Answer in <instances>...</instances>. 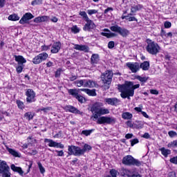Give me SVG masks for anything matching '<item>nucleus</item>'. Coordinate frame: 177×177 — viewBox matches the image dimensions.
Listing matches in <instances>:
<instances>
[{
    "instance_id": "1",
    "label": "nucleus",
    "mask_w": 177,
    "mask_h": 177,
    "mask_svg": "<svg viewBox=\"0 0 177 177\" xmlns=\"http://www.w3.org/2000/svg\"><path fill=\"white\" fill-rule=\"evenodd\" d=\"M91 111L93 113L91 120L93 121H96L97 120V124L100 125H114L117 122V119L113 116H101L110 114V110L103 107V103L102 102L94 104L91 108Z\"/></svg>"
},
{
    "instance_id": "2",
    "label": "nucleus",
    "mask_w": 177,
    "mask_h": 177,
    "mask_svg": "<svg viewBox=\"0 0 177 177\" xmlns=\"http://www.w3.org/2000/svg\"><path fill=\"white\" fill-rule=\"evenodd\" d=\"M92 150V147L88 144H84L83 148L75 145H71L68 147V154L69 156H75L76 157L80 156H84L85 153H89Z\"/></svg>"
},
{
    "instance_id": "3",
    "label": "nucleus",
    "mask_w": 177,
    "mask_h": 177,
    "mask_svg": "<svg viewBox=\"0 0 177 177\" xmlns=\"http://www.w3.org/2000/svg\"><path fill=\"white\" fill-rule=\"evenodd\" d=\"M113 71H106L101 75V80L104 84V89H109L110 88V84H111V80H113Z\"/></svg>"
},
{
    "instance_id": "4",
    "label": "nucleus",
    "mask_w": 177,
    "mask_h": 177,
    "mask_svg": "<svg viewBox=\"0 0 177 177\" xmlns=\"http://www.w3.org/2000/svg\"><path fill=\"white\" fill-rule=\"evenodd\" d=\"M73 84L76 85V86H78V88H81V86H84V88H93L96 85L95 82L91 80H77L75 81Z\"/></svg>"
},
{
    "instance_id": "5",
    "label": "nucleus",
    "mask_w": 177,
    "mask_h": 177,
    "mask_svg": "<svg viewBox=\"0 0 177 177\" xmlns=\"http://www.w3.org/2000/svg\"><path fill=\"white\" fill-rule=\"evenodd\" d=\"M161 50V47L158 45V44L150 40L148 42L147 46V51L150 53V55H157V53H160Z\"/></svg>"
},
{
    "instance_id": "6",
    "label": "nucleus",
    "mask_w": 177,
    "mask_h": 177,
    "mask_svg": "<svg viewBox=\"0 0 177 177\" xmlns=\"http://www.w3.org/2000/svg\"><path fill=\"white\" fill-rule=\"evenodd\" d=\"M122 164L124 165H136V167H140V165H142L140 161L135 159L131 155H127L123 158Z\"/></svg>"
},
{
    "instance_id": "7",
    "label": "nucleus",
    "mask_w": 177,
    "mask_h": 177,
    "mask_svg": "<svg viewBox=\"0 0 177 177\" xmlns=\"http://www.w3.org/2000/svg\"><path fill=\"white\" fill-rule=\"evenodd\" d=\"M118 89L121 92L120 96L122 99H131L130 96L132 97L135 95V91L133 90H127L125 87L121 86V84L118 85Z\"/></svg>"
},
{
    "instance_id": "8",
    "label": "nucleus",
    "mask_w": 177,
    "mask_h": 177,
    "mask_svg": "<svg viewBox=\"0 0 177 177\" xmlns=\"http://www.w3.org/2000/svg\"><path fill=\"white\" fill-rule=\"evenodd\" d=\"M110 30L113 32H117L123 37H126L129 35V30L125 28H121V26H119L118 25L111 26Z\"/></svg>"
},
{
    "instance_id": "9",
    "label": "nucleus",
    "mask_w": 177,
    "mask_h": 177,
    "mask_svg": "<svg viewBox=\"0 0 177 177\" xmlns=\"http://www.w3.org/2000/svg\"><path fill=\"white\" fill-rule=\"evenodd\" d=\"M48 57H49V55H48V53H41L37 55V56H35L32 59V62L33 64H39L42 63V62H45V60H46V59H48Z\"/></svg>"
},
{
    "instance_id": "10",
    "label": "nucleus",
    "mask_w": 177,
    "mask_h": 177,
    "mask_svg": "<svg viewBox=\"0 0 177 177\" xmlns=\"http://www.w3.org/2000/svg\"><path fill=\"white\" fill-rule=\"evenodd\" d=\"M35 91L31 88H28L26 91V102L28 103H32L35 102Z\"/></svg>"
},
{
    "instance_id": "11",
    "label": "nucleus",
    "mask_w": 177,
    "mask_h": 177,
    "mask_svg": "<svg viewBox=\"0 0 177 177\" xmlns=\"http://www.w3.org/2000/svg\"><path fill=\"white\" fill-rule=\"evenodd\" d=\"M44 142L48 143L49 147H57V149H64V145L60 142H56L53 140L46 138Z\"/></svg>"
},
{
    "instance_id": "12",
    "label": "nucleus",
    "mask_w": 177,
    "mask_h": 177,
    "mask_svg": "<svg viewBox=\"0 0 177 177\" xmlns=\"http://www.w3.org/2000/svg\"><path fill=\"white\" fill-rule=\"evenodd\" d=\"M123 88H125L128 91H133L135 92V89H138L140 88V84H135L133 85V82H125L124 84H121Z\"/></svg>"
},
{
    "instance_id": "13",
    "label": "nucleus",
    "mask_w": 177,
    "mask_h": 177,
    "mask_svg": "<svg viewBox=\"0 0 177 177\" xmlns=\"http://www.w3.org/2000/svg\"><path fill=\"white\" fill-rule=\"evenodd\" d=\"M136 171V169H128L122 167L120 169V174L122 176L133 177Z\"/></svg>"
},
{
    "instance_id": "14",
    "label": "nucleus",
    "mask_w": 177,
    "mask_h": 177,
    "mask_svg": "<svg viewBox=\"0 0 177 177\" xmlns=\"http://www.w3.org/2000/svg\"><path fill=\"white\" fill-rule=\"evenodd\" d=\"M9 166L5 160H0V174H2V176L6 174L9 173Z\"/></svg>"
},
{
    "instance_id": "15",
    "label": "nucleus",
    "mask_w": 177,
    "mask_h": 177,
    "mask_svg": "<svg viewBox=\"0 0 177 177\" xmlns=\"http://www.w3.org/2000/svg\"><path fill=\"white\" fill-rule=\"evenodd\" d=\"M126 66L131 70V73H138L139 71V64L136 62H128Z\"/></svg>"
},
{
    "instance_id": "16",
    "label": "nucleus",
    "mask_w": 177,
    "mask_h": 177,
    "mask_svg": "<svg viewBox=\"0 0 177 177\" xmlns=\"http://www.w3.org/2000/svg\"><path fill=\"white\" fill-rule=\"evenodd\" d=\"M31 19H34V15L30 12H26L21 19L19 20L20 24H26L28 20H31Z\"/></svg>"
},
{
    "instance_id": "17",
    "label": "nucleus",
    "mask_w": 177,
    "mask_h": 177,
    "mask_svg": "<svg viewBox=\"0 0 177 177\" xmlns=\"http://www.w3.org/2000/svg\"><path fill=\"white\" fill-rule=\"evenodd\" d=\"M86 23L85 24L83 30L84 31H89V30H93L96 26L95 25V23H93V21L88 19V20L85 21Z\"/></svg>"
},
{
    "instance_id": "18",
    "label": "nucleus",
    "mask_w": 177,
    "mask_h": 177,
    "mask_svg": "<svg viewBox=\"0 0 177 177\" xmlns=\"http://www.w3.org/2000/svg\"><path fill=\"white\" fill-rule=\"evenodd\" d=\"M104 102L105 103H106L107 104H109L110 106H118V104H120V102L121 101L118 98L113 97V98H105Z\"/></svg>"
},
{
    "instance_id": "19",
    "label": "nucleus",
    "mask_w": 177,
    "mask_h": 177,
    "mask_svg": "<svg viewBox=\"0 0 177 177\" xmlns=\"http://www.w3.org/2000/svg\"><path fill=\"white\" fill-rule=\"evenodd\" d=\"M62 48V44L59 41L54 43L51 47V53H58Z\"/></svg>"
},
{
    "instance_id": "20",
    "label": "nucleus",
    "mask_w": 177,
    "mask_h": 177,
    "mask_svg": "<svg viewBox=\"0 0 177 177\" xmlns=\"http://www.w3.org/2000/svg\"><path fill=\"white\" fill-rule=\"evenodd\" d=\"M15 62H17L18 64L19 65L25 64V63H27L26 58L21 55H15Z\"/></svg>"
},
{
    "instance_id": "21",
    "label": "nucleus",
    "mask_w": 177,
    "mask_h": 177,
    "mask_svg": "<svg viewBox=\"0 0 177 177\" xmlns=\"http://www.w3.org/2000/svg\"><path fill=\"white\" fill-rule=\"evenodd\" d=\"M104 32L101 33L103 37H106V38H113V37H115V33L111 32V31L107 28L104 29Z\"/></svg>"
},
{
    "instance_id": "22",
    "label": "nucleus",
    "mask_w": 177,
    "mask_h": 177,
    "mask_svg": "<svg viewBox=\"0 0 177 177\" xmlns=\"http://www.w3.org/2000/svg\"><path fill=\"white\" fill-rule=\"evenodd\" d=\"M74 49H75L76 50H81L82 52H88V50H89V48H88V46L79 44L75 45Z\"/></svg>"
},
{
    "instance_id": "23",
    "label": "nucleus",
    "mask_w": 177,
    "mask_h": 177,
    "mask_svg": "<svg viewBox=\"0 0 177 177\" xmlns=\"http://www.w3.org/2000/svg\"><path fill=\"white\" fill-rule=\"evenodd\" d=\"M143 8V6L140 4H133L131 7V13H136L138 10H140Z\"/></svg>"
},
{
    "instance_id": "24",
    "label": "nucleus",
    "mask_w": 177,
    "mask_h": 177,
    "mask_svg": "<svg viewBox=\"0 0 177 177\" xmlns=\"http://www.w3.org/2000/svg\"><path fill=\"white\" fill-rule=\"evenodd\" d=\"M7 150L8 153L11 154V156H13V157H21V153H20V152L16 151L15 149L8 148Z\"/></svg>"
},
{
    "instance_id": "25",
    "label": "nucleus",
    "mask_w": 177,
    "mask_h": 177,
    "mask_svg": "<svg viewBox=\"0 0 177 177\" xmlns=\"http://www.w3.org/2000/svg\"><path fill=\"white\" fill-rule=\"evenodd\" d=\"M80 91L82 92H85L89 96H96V91L95 90H91L88 88H80Z\"/></svg>"
},
{
    "instance_id": "26",
    "label": "nucleus",
    "mask_w": 177,
    "mask_h": 177,
    "mask_svg": "<svg viewBox=\"0 0 177 177\" xmlns=\"http://www.w3.org/2000/svg\"><path fill=\"white\" fill-rule=\"evenodd\" d=\"M159 150L161 152V154L163 155L165 158H167V157L171 154V150L166 149L165 147H162Z\"/></svg>"
},
{
    "instance_id": "27",
    "label": "nucleus",
    "mask_w": 177,
    "mask_h": 177,
    "mask_svg": "<svg viewBox=\"0 0 177 177\" xmlns=\"http://www.w3.org/2000/svg\"><path fill=\"white\" fill-rule=\"evenodd\" d=\"M10 168L14 172H18L19 175H23L24 174V171H23V169H21V167H16L15 165H11Z\"/></svg>"
},
{
    "instance_id": "28",
    "label": "nucleus",
    "mask_w": 177,
    "mask_h": 177,
    "mask_svg": "<svg viewBox=\"0 0 177 177\" xmlns=\"http://www.w3.org/2000/svg\"><path fill=\"white\" fill-rule=\"evenodd\" d=\"M66 109L68 110V111H70V113H74L75 114H82L80 110L77 109L75 107L71 105L66 106Z\"/></svg>"
},
{
    "instance_id": "29",
    "label": "nucleus",
    "mask_w": 177,
    "mask_h": 177,
    "mask_svg": "<svg viewBox=\"0 0 177 177\" xmlns=\"http://www.w3.org/2000/svg\"><path fill=\"white\" fill-rule=\"evenodd\" d=\"M140 67L144 70V71H147V70L150 68V63H149L147 61H145L140 64Z\"/></svg>"
},
{
    "instance_id": "30",
    "label": "nucleus",
    "mask_w": 177,
    "mask_h": 177,
    "mask_svg": "<svg viewBox=\"0 0 177 177\" xmlns=\"http://www.w3.org/2000/svg\"><path fill=\"white\" fill-rule=\"evenodd\" d=\"M92 64H97L99 63V55L93 54L91 58Z\"/></svg>"
},
{
    "instance_id": "31",
    "label": "nucleus",
    "mask_w": 177,
    "mask_h": 177,
    "mask_svg": "<svg viewBox=\"0 0 177 177\" xmlns=\"http://www.w3.org/2000/svg\"><path fill=\"white\" fill-rule=\"evenodd\" d=\"M132 117H133V115L129 112H124L122 114V118L123 120H132Z\"/></svg>"
},
{
    "instance_id": "32",
    "label": "nucleus",
    "mask_w": 177,
    "mask_h": 177,
    "mask_svg": "<svg viewBox=\"0 0 177 177\" xmlns=\"http://www.w3.org/2000/svg\"><path fill=\"white\" fill-rule=\"evenodd\" d=\"M136 80H138V81H140V82H141L142 84H145V82H147V80H149V77H146V76H140V75H136L135 77Z\"/></svg>"
},
{
    "instance_id": "33",
    "label": "nucleus",
    "mask_w": 177,
    "mask_h": 177,
    "mask_svg": "<svg viewBox=\"0 0 177 177\" xmlns=\"http://www.w3.org/2000/svg\"><path fill=\"white\" fill-rule=\"evenodd\" d=\"M68 93L69 95H71L73 97H76L79 94H78V89L77 88H71L68 90Z\"/></svg>"
},
{
    "instance_id": "34",
    "label": "nucleus",
    "mask_w": 177,
    "mask_h": 177,
    "mask_svg": "<svg viewBox=\"0 0 177 177\" xmlns=\"http://www.w3.org/2000/svg\"><path fill=\"white\" fill-rule=\"evenodd\" d=\"M8 20H10L11 21H17L18 20H20V17L17 15V14H12L8 17Z\"/></svg>"
},
{
    "instance_id": "35",
    "label": "nucleus",
    "mask_w": 177,
    "mask_h": 177,
    "mask_svg": "<svg viewBox=\"0 0 177 177\" xmlns=\"http://www.w3.org/2000/svg\"><path fill=\"white\" fill-rule=\"evenodd\" d=\"M124 19H126V20H128V21H138V19H136L135 17H129V15H122V19L124 20Z\"/></svg>"
},
{
    "instance_id": "36",
    "label": "nucleus",
    "mask_w": 177,
    "mask_h": 177,
    "mask_svg": "<svg viewBox=\"0 0 177 177\" xmlns=\"http://www.w3.org/2000/svg\"><path fill=\"white\" fill-rule=\"evenodd\" d=\"M16 71L18 74H20L23 72V68H24V64H18V66H15Z\"/></svg>"
},
{
    "instance_id": "37",
    "label": "nucleus",
    "mask_w": 177,
    "mask_h": 177,
    "mask_svg": "<svg viewBox=\"0 0 177 177\" xmlns=\"http://www.w3.org/2000/svg\"><path fill=\"white\" fill-rule=\"evenodd\" d=\"M80 16H82V17H83L84 20L85 21H86V20H88L89 19V17H88V15L86 14V12L85 11H80L79 12Z\"/></svg>"
},
{
    "instance_id": "38",
    "label": "nucleus",
    "mask_w": 177,
    "mask_h": 177,
    "mask_svg": "<svg viewBox=\"0 0 177 177\" xmlns=\"http://www.w3.org/2000/svg\"><path fill=\"white\" fill-rule=\"evenodd\" d=\"M95 129H91V130H83L82 131V135H84L85 136H89L92 132H93Z\"/></svg>"
},
{
    "instance_id": "39",
    "label": "nucleus",
    "mask_w": 177,
    "mask_h": 177,
    "mask_svg": "<svg viewBox=\"0 0 177 177\" xmlns=\"http://www.w3.org/2000/svg\"><path fill=\"white\" fill-rule=\"evenodd\" d=\"M24 117L25 118H26V120H28L30 121V120H32L34 115H32V113L27 112L25 113Z\"/></svg>"
},
{
    "instance_id": "40",
    "label": "nucleus",
    "mask_w": 177,
    "mask_h": 177,
    "mask_svg": "<svg viewBox=\"0 0 177 177\" xmlns=\"http://www.w3.org/2000/svg\"><path fill=\"white\" fill-rule=\"evenodd\" d=\"M37 165L39 167L40 173L45 174V167L44 166H42V163H41V162H38Z\"/></svg>"
},
{
    "instance_id": "41",
    "label": "nucleus",
    "mask_w": 177,
    "mask_h": 177,
    "mask_svg": "<svg viewBox=\"0 0 177 177\" xmlns=\"http://www.w3.org/2000/svg\"><path fill=\"white\" fill-rule=\"evenodd\" d=\"M72 32H74V34H77V32H80V29L77 26H73L71 28Z\"/></svg>"
},
{
    "instance_id": "42",
    "label": "nucleus",
    "mask_w": 177,
    "mask_h": 177,
    "mask_svg": "<svg viewBox=\"0 0 177 177\" xmlns=\"http://www.w3.org/2000/svg\"><path fill=\"white\" fill-rule=\"evenodd\" d=\"M167 147H177V140L172 141L171 142H169L167 145Z\"/></svg>"
},
{
    "instance_id": "43",
    "label": "nucleus",
    "mask_w": 177,
    "mask_h": 177,
    "mask_svg": "<svg viewBox=\"0 0 177 177\" xmlns=\"http://www.w3.org/2000/svg\"><path fill=\"white\" fill-rule=\"evenodd\" d=\"M110 174H111V176L117 177V174H118V171L115 169H112L110 170Z\"/></svg>"
},
{
    "instance_id": "44",
    "label": "nucleus",
    "mask_w": 177,
    "mask_h": 177,
    "mask_svg": "<svg viewBox=\"0 0 177 177\" xmlns=\"http://www.w3.org/2000/svg\"><path fill=\"white\" fill-rule=\"evenodd\" d=\"M113 10H114V9L111 7H109L107 8L104 11V15H109V13H110V15H111V12H113Z\"/></svg>"
},
{
    "instance_id": "45",
    "label": "nucleus",
    "mask_w": 177,
    "mask_h": 177,
    "mask_svg": "<svg viewBox=\"0 0 177 177\" xmlns=\"http://www.w3.org/2000/svg\"><path fill=\"white\" fill-rule=\"evenodd\" d=\"M97 12V10H87V13L89 15V16H92V15H96Z\"/></svg>"
},
{
    "instance_id": "46",
    "label": "nucleus",
    "mask_w": 177,
    "mask_h": 177,
    "mask_svg": "<svg viewBox=\"0 0 177 177\" xmlns=\"http://www.w3.org/2000/svg\"><path fill=\"white\" fill-rule=\"evenodd\" d=\"M75 99H77L80 103H84V100H85V98L80 94L75 97Z\"/></svg>"
},
{
    "instance_id": "47",
    "label": "nucleus",
    "mask_w": 177,
    "mask_h": 177,
    "mask_svg": "<svg viewBox=\"0 0 177 177\" xmlns=\"http://www.w3.org/2000/svg\"><path fill=\"white\" fill-rule=\"evenodd\" d=\"M17 104L19 107V109H24V103L20 100H17Z\"/></svg>"
},
{
    "instance_id": "48",
    "label": "nucleus",
    "mask_w": 177,
    "mask_h": 177,
    "mask_svg": "<svg viewBox=\"0 0 177 177\" xmlns=\"http://www.w3.org/2000/svg\"><path fill=\"white\" fill-rule=\"evenodd\" d=\"M171 26H172V24H171V22L168 21H165L164 23L165 28H171Z\"/></svg>"
},
{
    "instance_id": "49",
    "label": "nucleus",
    "mask_w": 177,
    "mask_h": 177,
    "mask_svg": "<svg viewBox=\"0 0 177 177\" xmlns=\"http://www.w3.org/2000/svg\"><path fill=\"white\" fill-rule=\"evenodd\" d=\"M137 143H139V140L138 138H134L131 140V146L133 147L135 145H137Z\"/></svg>"
},
{
    "instance_id": "50",
    "label": "nucleus",
    "mask_w": 177,
    "mask_h": 177,
    "mask_svg": "<svg viewBox=\"0 0 177 177\" xmlns=\"http://www.w3.org/2000/svg\"><path fill=\"white\" fill-rule=\"evenodd\" d=\"M168 135L170 138H175V136H177L176 132L174 131H169Z\"/></svg>"
},
{
    "instance_id": "51",
    "label": "nucleus",
    "mask_w": 177,
    "mask_h": 177,
    "mask_svg": "<svg viewBox=\"0 0 177 177\" xmlns=\"http://www.w3.org/2000/svg\"><path fill=\"white\" fill-rule=\"evenodd\" d=\"M171 164H174L175 165H177V156H174L169 160Z\"/></svg>"
},
{
    "instance_id": "52",
    "label": "nucleus",
    "mask_w": 177,
    "mask_h": 177,
    "mask_svg": "<svg viewBox=\"0 0 177 177\" xmlns=\"http://www.w3.org/2000/svg\"><path fill=\"white\" fill-rule=\"evenodd\" d=\"M42 0H34L31 2V5L32 6H35V5H39V3H41Z\"/></svg>"
},
{
    "instance_id": "53",
    "label": "nucleus",
    "mask_w": 177,
    "mask_h": 177,
    "mask_svg": "<svg viewBox=\"0 0 177 177\" xmlns=\"http://www.w3.org/2000/svg\"><path fill=\"white\" fill-rule=\"evenodd\" d=\"M52 110V107H46V108H42L40 109V111H44V113H48Z\"/></svg>"
},
{
    "instance_id": "54",
    "label": "nucleus",
    "mask_w": 177,
    "mask_h": 177,
    "mask_svg": "<svg viewBox=\"0 0 177 177\" xmlns=\"http://www.w3.org/2000/svg\"><path fill=\"white\" fill-rule=\"evenodd\" d=\"M115 43L113 41H111L108 43V48L109 49H113L114 48Z\"/></svg>"
},
{
    "instance_id": "55",
    "label": "nucleus",
    "mask_w": 177,
    "mask_h": 177,
    "mask_svg": "<svg viewBox=\"0 0 177 177\" xmlns=\"http://www.w3.org/2000/svg\"><path fill=\"white\" fill-rule=\"evenodd\" d=\"M49 49H50V46H41V50H49Z\"/></svg>"
},
{
    "instance_id": "56",
    "label": "nucleus",
    "mask_w": 177,
    "mask_h": 177,
    "mask_svg": "<svg viewBox=\"0 0 177 177\" xmlns=\"http://www.w3.org/2000/svg\"><path fill=\"white\" fill-rule=\"evenodd\" d=\"M41 18V22L43 21H49V17L48 16H42Z\"/></svg>"
},
{
    "instance_id": "57",
    "label": "nucleus",
    "mask_w": 177,
    "mask_h": 177,
    "mask_svg": "<svg viewBox=\"0 0 177 177\" xmlns=\"http://www.w3.org/2000/svg\"><path fill=\"white\" fill-rule=\"evenodd\" d=\"M35 23H42L41 17H37L34 19Z\"/></svg>"
},
{
    "instance_id": "58",
    "label": "nucleus",
    "mask_w": 177,
    "mask_h": 177,
    "mask_svg": "<svg viewBox=\"0 0 177 177\" xmlns=\"http://www.w3.org/2000/svg\"><path fill=\"white\" fill-rule=\"evenodd\" d=\"M126 125H127V127L129 128H133V124L132 123V121H127L126 122Z\"/></svg>"
},
{
    "instance_id": "59",
    "label": "nucleus",
    "mask_w": 177,
    "mask_h": 177,
    "mask_svg": "<svg viewBox=\"0 0 177 177\" xmlns=\"http://www.w3.org/2000/svg\"><path fill=\"white\" fill-rule=\"evenodd\" d=\"M57 153V156L59 157H63L64 156V152H63V150L62 151H55Z\"/></svg>"
},
{
    "instance_id": "60",
    "label": "nucleus",
    "mask_w": 177,
    "mask_h": 177,
    "mask_svg": "<svg viewBox=\"0 0 177 177\" xmlns=\"http://www.w3.org/2000/svg\"><path fill=\"white\" fill-rule=\"evenodd\" d=\"M126 139H132L133 138V133H127L125 135Z\"/></svg>"
},
{
    "instance_id": "61",
    "label": "nucleus",
    "mask_w": 177,
    "mask_h": 177,
    "mask_svg": "<svg viewBox=\"0 0 177 177\" xmlns=\"http://www.w3.org/2000/svg\"><path fill=\"white\" fill-rule=\"evenodd\" d=\"M6 3V0H0V8H3Z\"/></svg>"
},
{
    "instance_id": "62",
    "label": "nucleus",
    "mask_w": 177,
    "mask_h": 177,
    "mask_svg": "<svg viewBox=\"0 0 177 177\" xmlns=\"http://www.w3.org/2000/svg\"><path fill=\"white\" fill-rule=\"evenodd\" d=\"M150 93H151V95H158V91L151 89L150 90Z\"/></svg>"
},
{
    "instance_id": "63",
    "label": "nucleus",
    "mask_w": 177,
    "mask_h": 177,
    "mask_svg": "<svg viewBox=\"0 0 177 177\" xmlns=\"http://www.w3.org/2000/svg\"><path fill=\"white\" fill-rule=\"evenodd\" d=\"M69 80L70 81H75V80H77V75H72L69 77Z\"/></svg>"
},
{
    "instance_id": "64",
    "label": "nucleus",
    "mask_w": 177,
    "mask_h": 177,
    "mask_svg": "<svg viewBox=\"0 0 177 177\" xmlns=\"http://www.w3.org/2000/svg\"><path fill=\"white\" fill-rule=\"evenodd\" d=\"M133 177H142V176L138 173L137 170H136V173H134V176H133Z\"/></svg>"
}]
</instances>
